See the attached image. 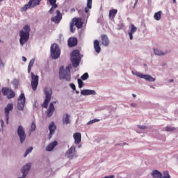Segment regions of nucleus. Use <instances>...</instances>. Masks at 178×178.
<instances>
[{
  "label": "nucleus",
  "mask_w": 178,
  "mask_h": 178,
  "mask_svg": "<svg viewBox=\"0 0 178 178\" xmlns=\"http://www.w3.org/2000/svg\"><path fill=\"white\" fill-rule=\"evenodd\" d=\"M30 37V26L25 25L24 29L19 31V44L24 46L29 40Z\"/></svg>",
  "instance_id": "nucleus-1"
},
{
  "label": "nucleus",
  "mask_w": 178,
  "mask_h": 178,
  "mask_svg": "<svg viewBox=\"0 0 178 178\" xmlns=\"http://www.w3.org/2000/svg\"><path fill=\"white\" fill-rule=\"evenodd\" d=\"M71 67L67 66L65 69L64 66L60 67L59 78L60 80H65L67 82L71 81Z\"/></svg>",
  "instance_id": "nucleus-2"
},
{
  "label": "nucleus",
  "mask_w": 178,
  "mask_h": 178,
  "mask_svg": "<svg viewBox=\"0 0 178 178\" xmlns=\"http://www.w3.org/2000/svg\"><path fill=\"white\" fill-rule=\"evenodd\" d=\"M81 56H80V51L79 50H73L71 54V63L72 64L73 67H77L79 66L81 62Z\"/></svg>",
  "instance_id": "nucleus-3"
},
{
  "label": "nucleus",
  "mask_w": 178,
  "mask_h": 178,
  "mask_svg": "<svg viewBox=\"0 0 178 178\" xmlns=\"http://www.w3.org/2000/svg\"><path fill=\"white\" fill-rule=\"evenodd\" d=\"M44 102L42 104V107L44 108H48V105L51 102V96H52V89L49 87H46L44 90Z\"/></svg>",
  "instance_id": "nucleus-4"
},
{
  "label": "nucleus",
  "mask_w": 178,
  "mask_h": 178,
  "mask_svg": "<svg viewBox=\"0 0 178 178\" xmlns=\"http://www.w3.org/2000/svg\"><path fill=\"white\" fill-rule=\"evenodd\" d=\"M50 54L51 56V58L56 60L60 57V49L58 47V45L56 43L51 44L50 47Z\"/></svg>",
  "instance_id": "nucleus-5"
},
{
  "label": "nucleus",
  "mask_w": 178,
  "mask_h": 178,
  "mask_svg": "<svg viewBox=\"0 0 178 178\" xmlns=\"http://www.w3.org/2000/svg\"><path fill=\"white\" fill-rule=\"evenodd\" d=\"M1 93H3L4 97H7L8 99H14L16 96L15 91L8 87L1 88Z\"/></svg>",
  "instance_id": "nucleus-6"
},
{
  "label": "nucleus",
  "mask_w": 178,
  "mask_h": 178,
  "mask_svg": "<svg viewBox=\"0 0 178 178\" xmlns=\"http://www.w3.org/2000/svg\"><path fill=\"white\" fill-rule=\"evenodd\" d=\"M42 0H29L27 4H25L24 7L21 8V12H26L28 9H32L35 6H38L40 4Z\"/></svg>",
  "instance_id": "nucleus-7"
},
{
  "label": "nucleus",
  "mask_w": 178,
  "mask_h": 178,
  "mask_svg": "<svg viewBox=\"0 0 178 178\" xmlns=\"http://www.w3.org/2000/svg\"><path fill=\"white\" fill-rule=\"evenodd\" d=\"M65 156L70 160H72L78 157L76 147L74 145L70 147L65 152Z\"/></svg>",
  "instance_id": "nucleus-8"
},
{
  "label": "nucleus",
  "mask_w": 178,
  "mask_h": 178,
  "mask_svg": "<svg viewBox=\"0 0 178 178\" xmlns=\"http://www.w3.org/2000/svg\"><path fill=\"white\" fill-rule=\"evenodd\" d=\"M26 97L24 93H21V95H19V97H18V104H17V109H18V111H24Z\"/></svg>",
  "instance_id": "nucleus-9"
},
{
  "label": "nucleus",
  "mask_w": 178,
  "mask_h": 178,
  "mask_svg": "<svg viewBox=\"0 0 178 178\" xmlns=\"http://www.w3.org/2000/svg\"><path fill=\"white\" fill-rule=\"evenodd\" d=\"M31 76L32 78V81H31V87H32L33 91H36L38 86L39 77L38 75H35L33 72L31 73Z\"/></svg>",
  "instance_id": "nucleus-10"
},
{
  "label": "nucleus",
  "mask_w": 178,
  "mask_h": 178,
  "mask_svg": "<svg viewBox=\"0 0 178 178\" xmlns=\"http://www.w3.org/2000/svg\"><path fill=\"white\" fill-rule=\"evenodd\" d=\"M17 133L18 134V136H19V140L21 141V143H23L26 140V134L24 128L21 125L18 126Z\"/></svg>",
  "instance_id": "nucleus-11"
},
{
  "label": "nucleus",
  "mask_w": 178,
  "mask_h": 178,
  "mask_svg": "<svg viewBox=\"0 0 178 178\" xmlns=\"http://www.w3.org/2000/svg\"><path fill=\"white\" fill-rule=\"evenodd\" d=\"M136 76L137 77L145 79L149 82H154L156 81V79L152 77V76H150L149 74H143L141 72H136Z\"/></svg>",
  "instance_id": "nucleus-12"
},
{
  "label": "nucleus",
  "mask_w": 178,
  "mask_h": 178,
  "mask_svg": "<svg viewBox=\"0 0 178 178\" xmlns=\"http://www.w3.org/2000/svg\"><path fill=\"white\" fill-rule=\"evenodd\" d=\"M31 163H28L24 167H22V169L21 170V172H22V177H19L18 178H26L29 172L31 170Z\"/></svg>",
  "instance_id": "nucleus-13"
},
{
  "label": "nucleus",
  "mask_w": 178,
  "mask_h": 178,
  "mask_svg": "<svg viewBox=\"0 0 178 178\" xmlns=\"http://www.w3.org/2000/svg\"><path fill=\"white\" fill-rule=\"evenodd\" d=\"M14 106L12 103L7 104V106H6V108H4V114H6V120H7V122L9 120V115L10 112L13 110Z\"/></svg>",
  "instance_id": "nucleus-14"
},
{
  "label": "nucleus",
  "mask_w": 178,
  "mask_h": 178,
  "mask_svg": "<svg viewBox=\"0 0 178 178\" xmlns=\"http://www.w3.org/2000/svg\"><path fill=\"white\" fill-rule=\"evenodd\" d=\"M78 44V40L76 38L71 37L67 40V46L70 48L74 47Z\"/></svg>",
  "instance_id": "nucleus-15"
},
{
  "label": "nucleus",
  "mask_w": 178,
  "mask_h": 178,
  "mask_svg": "<svg viewBox=\"0 0 178 178\" xmlns=\"http://www.w3.org/2000/svg\"><path fill=\"white\" fill-rule=\"evenodd\" d=\"M72 22L77 29H81L83 27L82 19L80 17L73 18Z\"/></svg>",
  "instance_id": "nucleus-16"
},
{
  "label": "nucleus",
  "mask_w": 178,
  "mask_h": 178,
  "mask_svg": "<svg viewBox=\"0 0 178 178\" xmlns=\"http://www.w3.org/2000/svg\"><path fill=\"white\" fill-rule=\"evenodd\" d=\"M56 130V126L55 124V122H51L50 123V125H49V131H50V134H49V139H51L52 136L55 134Z\"/></svg>",
  "instance_id": "nucleus-17"
},
{
  "label": "nucleus",
  "mask_w": 178,
  "mask_h": 178,
  "mask_svg": "<svg viewBox=\"0 0 178 178\" xmlns=\"http://www.w3.org/2000/svg\"><path fill=\"white\" fill-rule=\"evenodd\" d=\"M56 13H57V15L51 17V22L55 24H59L62 19V14L59 10H57Z\"/></svg>",
  "instance_id": "nucleus-18"
},
{
  "label": "nucleus",
  "mask_w": 178,
  "mask_h": 178,
  "mask_svg": "<svg viewBox=\"0 0 178 178\" xmlns=\"http://www.w3.org/2000/svg\"><path fill=\"white\" fill-rule=\"evenodd\" d=\"M102 44L104 47H108L110 44V40L106 35H101Z\"/></svg>",
  "instance_id": "nucleus-19"
},
{
  "label": "nucleus",
  "mask_w": 178,
  "mask_h": 178,
  "mask_svg": "<svg viewBox=\"0 0 178 178\" xmlns=\"http://www.w3.org/2000/svg\"><path fill=\"white\" fill-rule=\"evenodd\" d=\"M49 1V3H50V5H51V8H50V10H49V13H50V15H52L55 10V9H56V8H58V4L56 3V0H47Z\"/></svg>",
  "instance_id": "nucleus-20"
},
{
  "label": "nucleus",
  "mask_w": 178,
  "mask_h": 178,
  "mask_svg": "<svg viewBox=\"0 0 178 178\" xmlns=\"http://www.w3.org/2000/svg\"><path fill=\"white\" fill-rule=\"evenodd\" d=\"M73 138L74 140V144L79 145L81 142V134L79 132H76L73 134Z\"/></svg>",
  "instance_id": "nucleus-21"
},
{
  "label": "nucleus",
  "mask_w": 178,
  "mask_h": 178,
  "mask_svg": "<svg viewBox=\"0 0 178 178\" xmlns=\"http://www.w3.org/2000/svg\"><path fill=\"white\" fill-rule=\"evenodd\" d=\"M81 95L83 96H88V95H95L96 92L94 90H83L81 91Z\"/></svg>",
  "instance_id": "nucleus-22"
},
{
  "label": "nucleus",
  "mask_w": 178,
  "mask_h": 178,
  "mask_svg": "<svg viewBox=\"0 0 178 178\" xmlns=\"http://www.w3.org/2000/svg\"><path fill=\"white\" fill-rule=\"evenodd\" d=\"M55 111V107L53 103H50V106H49V109H47V118H51Z\"/></svg>",
  "instance_id": "nucleus-23"
},
{
  "label": "nucleus",
  "mask_w": 178,
  "mask_h": 178,
  "mask_svg": "<svg viewBox=\"0 0 178 178\" xmlns=\"http://www.w3.org/2000/svg\"><path fill=\"white\" fill-rule=\"evenodd\" d=\"M93 47H94V49L97 54H99L101 52L102 49L99 45V40H94Z\"/></svg>",
  "instance_id": "nucleus-24"
},
{
  "label": "nucleus",
  "mask_w": 178,
  "mask_h": 178,
  "mask_svg": "<svg viewBox=\"0 0 178 178\" xmlns=\"http://www.w3.org/2000/svg\"><path fill=\"white\" fill-rule=\"evenodd\" d=\"M58 145V142L56 140L50 143L47 147H46V151L51 152L56 146Z\"/></svg>",
  "instance_id": "nucleus-25"
},
{
  "label": "nucleus",
  "mask_w": 178,
  "mask_h": 178,
  "mask_svg": "<svg viewBox=\"0 0 178 178\" xmlns=\"http://www.w3.org/2000/svg\"><path fill=\"white\" fill-rule=\"evenodd\" d=\"M154 53L156 56H162L167 55L169 52L168 51H165V52L162 51L161 49H154Z\"/></svg>",
  "instance_id": "nucleus-26"
},
{
  "label": "nucleus",
  "mask_w": 178,
  "mask_h": 178,
  "mask_svg": "<svg viewBox=\"0 0 178 178\" xmlns=\"http://www.w3.org/2000/svg\"><path fill=\"white\" fill-rule=\"evenodd\" d=\"M118 10L117 9H112L109 11L108 17L110 19L114 20L115 16L117 15Z\"/></svg>",
  "instance_id": "nucleus-27"
},
{
  "label": "nucleus",
  "mask_w": 178,
  "mask_h": 178,
  "mask_svg": "<svg viewBox=\"0 0 178 178\" xmlns=\"http://www.w3.org/2000/svg\"><path fill=\"white\" fill-rule=\"evenodd\" d=\"M92 0H87L86 7L84 9L85 13H88L89 9H92Z\"/></svg>",
  "instance_id": "nucleus-28"
},
{
  "label": "nucleus",
  "mask_w": 178,
  "mask_h": 178,
  "mask_svg": "<svg viewBox=\"0 0 178 178\" xmlns=\"http://www.w3.org/2000/svg\"><path fill=\"white\" fill-rule=\"evenodd\" d=\"M161 16H162V11L160 10L159 12H156L154 15V19L156 21H160L161 19Z\"/></svg>",
  "instance_id": "nucleus-29"
},
{
  "label": "nucleus",
  "mask_w": 178,
  "mask_h": 178,
  "mask_svg": "<svg viewBox=\"0 0 178 178\" xmlns=\"http://www.w3.org/2000/svg\"><path fill=\"white\" fill-rule=\"evenodd\" d=\"M70 115L69 114H66L65 118H63V123L65 124H70L71 121L70 120Z\"/></svg>",
  "instance_id": "nucleus-30"
},
{
  "label": "nucleus",
  "mask_w": 178,
  "mask_h": 178,
  "mask_svg": "<svg viewBox=\"0 0 178 178\" xmlns=\"http://www.w3.org/2000/svg\"><path fill=\"white\" fill-rule=\"evenodd\" d=\"M152 177L154 178H161L162 174L161 172H159L158 170H154L152 172Z\"/></svg>",
  "instance_id": "nucleus-31"
},
{
  "label": "nucleus",
  "mask_w": 178,
  "mask_h": 178,
  "mask_svg": "<svg viewBox=\"0 0 178 178\" xmlns=\"http://www.w3.org/2000/svg\"><path fill=\"white\" fill-rule=\"evenodd\" d=\"M34 63H35V59L34 58H32L31 59V61H29V64L28 65V73H31V69L34 65Z\"/></svg>",
  "instance_id": "nucleus-32"
},
{
  "label": "nucleus",
  "mask_w": 178,
  "mask_h": 178,
  "mask_svg": "<svg viewBox=\"0 0 178 178\" xmlns=\"http://www.w3.org/2000/svg\"><path fill=\"white\" fill-rule=\"evenodd\" d=\"M137 31V27L134 24L131 25V30L129 33L134 34Z\"/></svg>",
  "instance_id": "nucleus-33"
},
{
  "label": "nucleus",
  "mask_w": 178,
  "mask_h": 178,
  "mask_svg": "<svg viewBox=\"0 0 178 178\" xmlns=\"http://www.w3.org/2000/svg\"><path fill=\"white\" fill-rule=\"evenodd\" d=\"M161 178H170V175L168 171H164L163 175H161Z\"/></svg>",
  "instance_id": "nucleus-34"
},
{
  "label": "nucleus",
  "mask_w": 178,
  "mask_h": 178,
  "mask_svg": "<svg viewBox=\"0 0 178 178\" xmlns=\"http://www.w3.org/2000/svg\"><path fill=\"white\" fill-rule=\"evenodd\" d=\"M89 78L88 73H84L81 76V79L82 81H86Z\"/></svg>",
  "instance_id": "nucleus-35"
},
{
  "label": "nucleus",
  "mask_w": 178,
  "mask_h": 178,
  "mask_svg": "<svg viewBox=\"0 0 178 178\" xmlns=\"http://www.w3.org/2000/svg\"><path fill=\"white\" fill-rule=\"evenodd\" d=\"M79 88H82L83 87V82L81 79H77Z\"/></svg>",
  "instance_id": "nucleus-36"
},
{
  "label": "nucleus",
  "mask_w": 178,
  "mask_h": 178,
  "mask_svg": "<svg viewBox=\"0 0 178 178\" xmlns=\"http://www.w3.org/2000/svg\"><path fill=\"white\" fill-rule=\"evenodd\" d=\"M176 130L175 127H165V131L167 132H172Z\"/></svg>",
  "instance_id": "nucleus-37"
},
{
  "label": "nucleus",
  "mask_w": 178,
  "mask_h": 178,
  "mask_svg": "<svg viewBox=\"0 0 178 178\" xmlns=\"http://www.w3.org/2000/svg\"><path fill=\"white\" fill-rule=\"evenodd\" d=\"M74 26H75L74 24L71 22L70 25V29L71 33H74L75 31Z\"/></svg>",
  "instance_id": "nucleus-38"
},
{
  "label": "nucleus",
  "mask_w": 178,
  "mask_h": 178,
  "mask_svg": "<svg viewBox=\"0 0 178 178\" xmlns=\"http://www.w3.org/2000/svg\"><path fill=\"white\" fill-rule=\"evenodd\" d=\"M36 129V124L35 122H32L31 124V131L33 132Z\"/></svg>",
  "instance_id": "nucleus-39"
},
{
  "label": "nucleus",
  "mask_w": 178,
  "mask_h": 178,
  "mask_svg": "<svg viewBox=\"0 0 178 178\" xmlns=\"http://www.w3.org/2000/svg\"><path fill=\"white\" fill-rule=\"evenodd\" d=\"M33 147H30L29 148H28V149H26V153H25V155H24V157H26L27 155L33 151Z\"/></svg>",
  "instance_id": "nucleus-40"
},
{
  "label": "nucleus",
  "mask_w": 178,
  "mask_h": 178,
  "mask_svg": "<svg viewBox=\"0 0 178 178\" xmlns=\"http://www.w3.org/2000/svg\"><path fill=\"white\" fill-rule=\"evenodd\" d=\"M99 122V120H98V119H94V120H90V121L88 122V124H92L96 123V122Z\"/></svg>",
  "instance_id": "nucleus-41"
},
{
  "label": "nucleus",
  "mask_w": 178,
  "mask_h": 178,
  "mask_svg": "<svg viewBox=\"0 0 178 178\" xmlns=\"http://www.w3.org/2000/svg\"><path fill=\"white\" fill-rule=\"evenodd\" d=\"M138 128L142 130H145L147 129V127L145 125H138Z\"/></svg>",
  "instance_id": "nucleus-42"
},
{
  "label": "nucleus",
  "mask_w": 178,
  "mask_h": 178,
  "mask_svg": "<svg viewBox=\"0 0 178 178\" xmlns=\"http://www.w3.org/2000/svg\"><path fill=\"white\" fill-rule=\"evenodd\" d=\"M70 87L72 89V90H76V86L74 83H70Z\"/></svg>",
  "instance_id": "nucleus-43"
},
{
  "label": "nucleus",
  "mask_w": 178,
  "mask_h": 178,
  "mask_svg": "<svg viewBox=\"0 0 178 178\" xmlns=\"http://www.w3.org/2000/svg\"><path fill=\"white\" fill-rule=\"evenodd\" d=\"M133 35H134L133 33H129V37L130 40H133V38H134Z\"/></svg>",
  "instance_id": "nucleus-44"
},
{
  "label": "nucleus",
  "mask_w": 178,
  "mask_h": 178,
  "mask_svg": "<svg viewBox=\"0 0 178 178\" xmlns=\"http://www.w3.org/2000/svg\"><path fill=\"white\" fill-rule=\"evenodd\" d=\"M138 2V0H135V3H134V6H133V9H135V8H136V6Z\"/></svg>",
  "instance_id": "nucleus-45"
},
{
  "label": "nucleus",
  "mask_w": 178,
  "mask_h": 178,
  "mask_svg": "<svg viewBox=\"0 0 178 178\" xmlns=\"http://www.w3.org/2000/svg\"><path fill=\"white\" fill-rule=\"evenodd\" d=\"M115 176L114 175H109V176H106L104 177H102V178H114Z\"/></svg>",
  "instance_id": "nucleus-46"
},
{
  "label": "nucleus",
  "mask_w": 178,
  "mask_h": 178,
  "mask_svg": "<svg viewBox=\"0 0 178 178\" xmlns=\"http://www.w3.org/2000/svg\"><path fill=\"white\" fill-rule=\"evenodd\" d=\"M131 106L136 108L137 106V104L136 103L131 104Z\"/></svg>",
  "instance_id": "nucleus-47"
},
{
  "label": "nucleus",
  "mask_w": 178,
  "mask_h": 178,
  "mask_svg": "<svg viewBox=\"0 0 178 178\" xmlns=\"http://www.w3.org/2000/svg\"><path fill=\"white\" fill-rule=\"evenodd\" d=\"M22 61L26 62L27 61V58L25 56H22Z\"/></svg>",
  "instance_id": "nucleus-48"
},
{
  "label": "nucleus",
  "mask_w": 178,
  "mask_h": 178,
  "mask_svg": "<svg viewBox=\"0 0 178 178\" xmlns=\"http://www.w3.org/2000/svg\"><path fill=\"white\" fill-rule=\"evenodd\" d=\"M132 97H133L134 98H136V95L132 94Z\"/></svg>",
  "instance_id": "nucleus-49"
},
{
  "label": "nucleus",
  "mask_w": 178,
  "mask_h": 178,
  "mask_svg": "<svg viewBox=\"0 0 178 178\" xmlns=\"http://www.w3.org/2000/svg\"><path fill=\"white\" fill-rule=\"evenodd\" d=\"M174 82V80L173 79H170V83H173Z\"/></svg>",
  "instance_id": "nucleus-50"
},
{
  "label": "nucleus",
  "mask_w": 178,
  "mask_h": 178,
  "mask_svg": "<svg viewBox=\"0 0 178 178\" xmlns=\"http://www.w3.org/2000/svg\"><path fill=\"white\" fill-rule=\"evenodd\" d=\"M56 101H54V102H51V104H56Z\"/></svg>",
  "instance_id": "nucleus-51"
},
{
  "label": "nucleus",
  "mask_w": 178,
  "mask_h": 178,
  "mask_svg": "<svg viewBox=\"0 0 178 178\" xmlns=\"http://www.w3.org/2000/svg\"><path fill=\"white\" fill-rule=\"evenodd\" d=\"M76 94H79V91L76 90Z\"/></svg>",
  "instance_id": "nucleus-52"
},
{
  "label": "nucleus",
  "mask_w": 178,
  "mask_h": 178,
  "mask_svg": "<svg viewBox=\"0 0 178 178\" xmlns=\"http://www.w3.org/2000/svg\"><path fill=\"white\" fill-rule=\"evenodd\" d=\"M173 3H176V0H173Z\"/></svg>",
  "instance_id": "nucleus-53"
},
{
  "label": "nucleus",
  "mask_w": 178,
  "mask_h": 178,
  "mask_svg": "<svg viewBox=\"0 0 178 178\" xmlns=\"http://www.w3.org/2000/svg\"><path fill=\"white\" fill-rule=\"evenodd\" d=\"M3 0H0V2H2Z\"/></svg>",
  "instance_id": "nucleus-54"
}]
</instances>
